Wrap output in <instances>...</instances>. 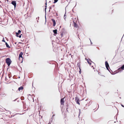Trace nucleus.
Here are the masks:
<instances>
[{
	"instance_id": "1",
	"label": "nucleus",
	"mask_w": 124,
	"mask_h": 124,
	"mask_svg": "<svg viewBox=\"0 0 124 124\" xmlns=\"http://www.w3.org/2000/svg\"><path fill=\"white\" fill-rule=\"evenodd\" d=\"M105 65L107 69L111 73V71L109 70V64L107 61H105Z\"/></svg>"
},
{
	"instance_id": "2",
	"label": "nucleus",
	"mask_w": 124,
	"mask_h": 124,
	"mask_svg": "<svg viewBox=\"0 0 124 124\" xmlns=\"http://www.w3.org/2000/svg\"><path fill=\"white\" fill-rule=\"evenodd\" d=\"M124 70V64L118 69V70L119 71H121Z\"/></svg>"
},
{
	"instance_id": "3",
	"label": "nucleus",
	"mask_w": 124,
	"mask_h": 124,
	"mask_svg": "<svg viewBox=\"0 0 124 124\" xmlns=\"http://www.w3.org/2000/svg\"><path fill=\"white\" fill-rule=\"evenodd\" d=\"M23 54V53L22 52H21L19 54V60H20V58H21L22 60L23 59V58L22 56V55Z\"/></svg>"
},
{
	"instance_id": "4",
	"label": "nucleus",
	"mask_w": 124,
	"mask_h": 124,
	"mask_svg": "<svg viewBox=\"0 0 124 124\" xmlns=\"http://www.w3.org/2000/svg\"><path fill=\"white\" fill-rule=\"evenodd\" d=\"M11 4L14 6V7L15 8L16 6V2L15 1H12L11 2Z\"/></svg>"
},
{
	"instance_id": "5",
	"label": "nucleus",
	"mask_w": 124,
	"mask_h": 124,
	"mask_svg": "<svg viewBox=\"0 0 124 124\" xmlns=\"http://www.w3.org/2000/svg\"><path fill=\"white\" fill-rule=\"evenodd\" d=\"M51 20H52L53 23V26H55L56 24V22L55 20L53 19H51Z\"/></svg>"
},
{
	"instance_id": "6",
	"label": "nucleus",
	"mask_w": 124,
	"mask_h": 124,
	"mask_svg": "<svg viewBox=\"0 0 124 124\" xmlns=\"http://www.w3.org/2000/svg\"><path fill=\"white\" fill-rule=\"evenodd\" d=\"M21 32V31L20 30H19L18 31V32H16V36H18V35Z\"/></svg>"
},
{
	"instance_id": "7",
	"label": "nucleus",
	"mask_w": 124,
	"mask_h": 124,
	"mask_svg": "<svg viewBox=\"0 0 124 124\" xmlns=\"http://www.w3.org/2000/svg\"><path fill=\"white\" fill-rule=\"evenodd\" d=\"M64 98H62L61 99L60 102L61 104L62 105L64 103Z\"/></svg>"
},
{
	"instance_id": "8",
	"label": "nucleus",
	"mask_w": 124,
	"mask_h": 124,
	"mask_svg": "<svg viewBox=\"0 0 124 124\" xmlns=\"http://www.w3.org/2000/svg\"><path fill=\"white\" fill-rule=\"evenodd\" d=\"M12 61L10 58H8V67H9L12 62Z\"/></svg>"
},
{
	"instance_id": "9",
	"label": "nucleus",
	"mask_w": 124,
	"mask_h": 124,
	"mask_svg": "<svg viewBox=\"0 0 124 124\" xmlns=\"http://www.w3.org/2000/svg\"><path fill=\"white\" fill-rule=\"evenodd\" d=\"M53 31L54 33V35L55 36L57 34V29H55Z\"/></svg>"
},
{
	"instance_id": "10",
	"label": "nucleus",
	"mask_w": 124,
	"mask_h": 124,
	"mask_svg": "<svg viewBox=\"0 0 124 124\" xmlns=\"http://www.w3.org/2000/svg\"><path fill=\"white\" fill-rule=\"evenodd\" d=\"M73 23H74V27L77 28L78 27V26L76 23H75L74 21H73Z\"/></svg>"
},
{
	"instance_id": "11",
	"label": "nucleus",
	"mask_w": 124,
	"mask_h": 124,
	"mask_svg": "<svg viewBox=\"0 0 124 124\" xmlns=\"http://www.w3.org/2000/svg\"><path fill=\"white\" fill-rule=\"evenodd\" d=\"M23 86H21L20 87L18 88V90L19 91H22L23 89Z\"/></svg>"
},
{
	"instance_id": "12",
	"label": "nucleus",
	"mask_w": 124,
	"mask_h": 124,
	"mask_svg": "<svg viewBox=\"0 0 124 124\" xmlns=\"http://www.w3.org/2000/svg\"><path fill=\"white\" fill-rule=\"evenodd\" d=\"M75 101L76 102L79 101V99L77 96L75 98Z\"/></svg>"
},
{
	"instance_id": "13",
	"label": "nucleus",
	"mask_w": 124,
	"mask_h": 124,
	"mask_svg": "<svg viewBox=\"0 0 124 124\" xmlns=\"http://www.w3.org/2000/svg\"><path fill=\"white\" fill-rule=\"evenodd\" d=\"M85 60H86V61H87V62H88V63L89 64H90V65H91V63L90 62H89V60L88 59H86V58H85Z\"/></svg>"
},
{
	"instance_id": "14",
	"label": "nucleus",
	"mask_w": 124,
	"mask_h": 124,
	"mask_svg": "<svg viewBox=\"0 0 124 124\" xmlns=\"http://www.w3.org/2000/svg\"><path fill=\"white\" fill-rule=\"evenodd\" d=\"M77 66L78 67L79 69L81 68L80 66V63L78 62L77 63Z\"/></svg>"
},
{
	"instance_id": "15",
	"label": "nucleus",
	"mask_w": 124,
	"mask_h": 124,
	"mask_svg": "<svg viewBox=\"0 0 124 124\" xmlns=\"http://www.w3.org/2000/svg\"><path fill=\"white\" fill-rule=\"evenodd\" d=\"M66 18V12H65V14L64 15V19L65 20V19Z\"/></svg>"
},
{
	"instance_id": "16",
	"label": "nucleus",
	"mask_w": 124,
	"mask_h": 124,
	"mask_svg": "<svg viewBox=\"0 0 124 124\" xmlns=\"http://www.w3.org/2000/svg\"><path fill=\"white\" fill-rule=\"evenodd\" d=\"M46 7H47V6H45V15H46Z\"/></svg>"
},
{
	"instance_id": "17",
	"label": "nucleus",
	"mask_w": 124,
	"mask_h": 124,
	"mask_svg": "<svg viewBox=\"0 0 124 124\" xmlns=\"http://www.w3.org/2000/svg\"><path fill=\"white\" fill-rule=\"evenodd\" d=\"M71 56V57L72 58L73 57H72V56L73 55H71V54H69V55H66V56H67L68 57V56Z\"/></svg>"
},
{
	"instance_id": "18",
	"label": "nucleus",
	"mask_w": 124,
	"mask_h": 124,
	"mask_svg": "<svg viewBox=\"0 0 124 124\" xmlns=\"http://www.w3.org/2000/svg\"><path fill=\"white\" fill-rule=\"evenodd\" d=\"M6 63L8 65V58H7L6 59Z\"/></svg>"
},
{
	"instance_id": "19",
	"label": "nucleus",
	"mask_w": 124,
	"mask_h": 124,
	"mask_svg": "<svg viewBox=\"0 0 124 124\" xmlns=\"http://www.w3.org/2000/svg\"><path fill=\"white\" fill-rule=\"evenodd\" d=\"M21 100H24V97L23 96H22L21 97Z\"/></svg>"
},
{
	"instance_id": "20",
	"label": "nucleus",
	"mask_w": 124,
	"mask_h": 124,
	"mask_svg": "<svg viewBox=\"0 0 124 124\" xmlns=\"http://www.w3.org/2000/svg\"><path fill=\"white\" fill-rule=\"evenodd\" d=\"M58 0H54V3H56L58 1Z\"/></svg>"
},
{
	"instance_id": "21",
	"label": "nucleus",
	"mask_w": 124,
	"mask_h": 124,
	"mask_svg": "<svg viewBox=\"0 0 124 124\" xmlns=\"http://www.w3.org/2000/svg\"><path fill=\"white\" fill-rule=\"evenodd\" d=\"M22 34L20 35H18V36H16L17 37H19V38H21L22 37Z\"/></svg>"
},
{
	"instance_id": "22",
	"label": "nucleus",
	"mask_w": 124,
	"mask_h": 124,
	"mask_svg": "<svg viewBox=\"0 0 124 124\" xmlns=\"http://www.w3.org/2000/svg\"><path fill=\"white\" fill-rule=\"evenodd\" d=\"M5 44L6 45V47H8V43L6 42H5Z\"/></svg>"
},
{
	"instance_id": "23",
	"label": "nucleus",
	"mask_w": 124,
	"mask_h": 124,
	"mask_svg": "<svg viewBox=\"0 0 124 124\" xmlns=\"http://www.w3.org/2000/svg\"><path fill=\"white\" fill-rule=\"evenodd\" d=\"M2 42H5V40H4V38H3V39L2 40Z\"/></svg>"
},
{
	"instance_id": "24",
	"label": "nucleus",
	"mask_w": 124,
	"mask_h": 124,
	"mask_svg": "<svg viewBox=\"0 0 124 124\" xmlns=\"http://www.w3.org/2000/svg\"><path fill=\"white\" fill-rule=\"evenodd\" d=\"M76 102V103L77 104H79V105H80V103L79 102V101H77V102Z\"/></svg>"
},
{
	"instance_id": "25",
	"label": "nucleus",
	"mask_w": 124,
	"mask_h": 124,
	"mask_svg": "<svg viewBox=\"0 0 124 124\" xmlns=\"http://www.w3.org/2000/svg\"><path fill=\"white\" fill-rule=\"evenodd\" d=\"M79 69V73L80 74H81V68Z\"/></svg>"
},
{
	"instance_id": "26",
	"label": "nucleus",
	"mask_w": 124,
	"mask_h": 124,
	"mask_svg": "<svg viewBox=\"0 0 124 124\" xmlns=\"http://www.w3.org/2000/svg\"><path fill=\"white\" fill-rule=\"evenodd\" d=\"M45 24L46 23V15H45Z\"/></svg>"
},
{
	"instance_id": "27",
	"label": "nucleus",
	"mask_w": 124,
	"mask_h": 124,
	"mask_svg": "<svg viewBox=\"0 0 124 124\" xmlns=\"http://www.w3.org/2000/svg\"><path fill=\"white\" fill-rule=\"evenodd\" d=\"M79 115L81 113L80 109H79Z\"/></svg>"
},
{
	"instance_id": "28",
	"label": "nucleus",
	"mask_w": 124,
	"mask_h": 124,
	"mask_svg": "<svg viewBox=\"0 0 124 124\" xmlns=\"http://www.w3.org/2000/svg\"><path fill=\"white\" fill-rule=\"evenodd\" d=\"M89 61L91 62H92L93 63H94L91 60V59H89Z\"/></svg>"
},
{
	"instance_id": "29",
	"label": "nucleus",
	"mask_w": 124,
	"mask_h": 124,
	"mask_svg": "<svg viewBox=\"0 0 124 124\" xmlns=\"http://www.w3.org/2000/svg\"><path fill=\"white\" fill-rule=\"evenodd\" d=\"M51 9V7H49V12H50V9Z\"/></svg>"
},
{
	"instance_id": "30",
	"label": "nucleus",
	"mask_w": 124,
	"mask_h": 124,
	"mask_svg": "<svg viewBox=\"0 0 124 124\" xmlns=\"http://www.w3.org/2000/svg\"><path fill=\"white\" fill-rule=\"evenodd\" d=\"M121 105L122 107L124 108V105H122V104H121Z\"/></svg>"
},
{
	"instance_id": "31",
	"label": "nucleus",
	"mask_w": 124,
	"mask_h": 124,
	"mask_svg": "<svg viewBox=\"0 0 124 124\" xmlns=\"http://www.w3.org/2000/svg\"><path fill=\"white\" fill-rule=\"evenodd\" d=\"M54 116H55V115H53L52 116V118H51V119H52V118Z\"/></svg>"
},
{
	"instance_id": "32",
	"label": "nucleus",
	"mask_w": 124,
	"mask_h": 124,
	"mask_svg": "<svg viewBox=\"0 0 124 124\" xmlns=\"http://www.w3.org/2000/svg\"><path fill=\"white\" fill-rule=\"evenodd\" d=\"M46 2L45 3V6H46V5H47V2H46Z\"/></svg>"
},
{
	"instance_id": "33",
	"label": "nucleus",
	"mask_w": 124,
	"mask_h": 124,
	"mask_svg": "<svg viewBox=\"0 0 124 124\" xmlns=\"http://www.w3.org/2000/svg\"><path fill=\"white\" fill-rule=\"evenodd\" d=\"M6 12H5L4 13V16H6Z\"/></svg>"
},
{
	"instance_id": "34",
	"label": "nucleus",
	"mask_w": 124,
	"mask_h": 124,
	"mask_svg": "<svg viewBox=\"0 0 124 124\" xmlns=\"http://www.w3.org/2000/svg\"><path fill=\"white\" fill-rule=\"evenodd\" d=\"M60 35H61V37H62V35H63L62 33H61Z\"/></svg>"
},
{
	"instance_id": "35",
	"label": "nucleus",
	"mask_w": 124,
	"mask_h": 124,
	"mask_svg": "<svg viewBox=\"0 0 124 124\" xmlns=\"http://www.w3.org/2000/svg\"><path fill=\"white\" fill-rule=\"evenodd\" d=\"M17 114H20V115H21L22 114H18V113H17V114H16L15 115H14V116H15V115H16Z\"/></svg>"
},
{
	"instance_id": "36",
	"label": "nucleus",
	"mask_w": 124,
	"mask_h": 124,
	"mask_svg": "<svg viewBox=\"0 0 124 124\" xmlns=\"http://www.w3.org/2000/svg\"><path fill=\"white\" fill-rule=\"evenodd\" d=\"M25 105V103H24V104H23V106L24 107Z\"/></svg>"
},
{
	"instance_id": "37",
	"label": "nucleus",
	"mask_w": 124,
	"mask_h": 124,
	"mask_svg": "<svg viewBox=\"0 0 124 124\" xmlns=\"http://www.w3.org/2000/svg\"><path fill=\"white\" fill-rule=\"evenodd\" d=\"M51 7V8H52V7H53V8H54V5H52Z\"/></svg>"
},
{
	"instance_id": "38",
	"label": "nucleus",
	"mask_w": 124,
	"mask_h": 124,
	"mask_svg": "<svg viewBox=\"0 0 124 124\" xmlns=\"http://www.w3.org/2000/svg\"><path fill=\"white\" fill-rule=\"evenodd\" d=\"M7 80V77H5V81H6Z\"/></svg>"
},
{
	"instance_id": "39",
	"label": "nucleus",
	"mask_w": 124,
	"mask_h": 124,
	"mask_svg": "<svg viewBox=\"0 0 124 124\" xmlns=\"http://www.w3.org/2000/svg\"><path fill=\"white\" fill-rule=\"evenodd\" d=\"M17 99V98L15 99L13 101H16V100Z\"/></svg>"
},
{
	"instance_id": "40",
	"label": "nucleus",
	"mask_w": 124,
	"mask_h": 124,
	"mask_svg": "<svg viewBox=\"0 0 124 124\" xmlns=\"http://www.w3.org/2000/svg\"><path fill=\"white\" fill-rule=\"evenodd\" d=\"M90 39V42H91V44H92V42L91 41V40H90V39Z\"/></svg>"
},
{
	"instance_id": "41",
	"label": "nucleus",
	"mask_w": 124,
	"mask_h": 124,
	"mask_svg": "<svg viewBox=\"0 0 124 124\" xmlns=\"http://www.w3.org/2000/svg\"><path fill=\"white\" fill-rule=\"evenodd\" d=\"M53 119V118H52V119H51V120H50V121H52V120Z\"/></svg>"
},
{
	"instance_id": "42",
	"label": "nucleus",
	"mask_w": 124,
	"mask_h": 124,
	"mask_svg": "<svg viewBox=\"0 0 124 124\" xmlns=\"http://www.w3.org/2000/svg\"><path fill=\"white\" fill-rule=\"evenodd\" d=\"M22 102L23 103V104H24V103H24V102L23 101H22Z\"/></svg>"
},
{
	"instance_id": "43",
	"label": "nucleus",
	"mask_w": 124,
	"mask_h": 124,
	"mask_svg": "<svg viewBox=\"0 0 124 124\" xmlns=\"http://www.w3.org/2000/svg\"><path fill=\"white\" fill-rule=\"evenodd\" d=\"M5 10L6 11V14L7 15L8 14V12L7 11V10H6V9H5Z\"/></svg>"
},
{
	"instance_id": "44",
	"label": "nucleus",
	"mask_w": 124,
	"mask_h": 124,
	"mask_svg": "<svg viewBox=\"0 0 124 124\" xmlns=\"http://www.w3.org/2000/svg\"><path fill=\"white\" fill-rule=\"evenodd\" d=\"M8 77H9V78H10V77L9 76V74H8Z\"/></svg>"
},
{
	"instance_id": "45",
	"label": "nucleus",
	"mask_w": 124,
	"mask_h": 124,
	"mask_svg": "<svg viewBox=\"0 0 124 124\" xmlns=\"http://www.w3.org/2000/svg\"><path fill=\"white\" fill-rule=\"evenodd\" d=\"M6 1L7 2H8V0H5V2H6Z\"/></svg>"
},
{
	"instance_id": "46",
	"label": "nucleus",
	"mask_w": 124,
	"mask_h": 124,
	"mask_svg": "<svg viewBox=\"0 0 124 124\" xmlns=\"http://www.w3.org/2000/svg\"><path fill=\"white\" fill-rule=\"evenodd\" d=\"M10 48V47L8 45V48Z\"/></svg>"
},
{
	"instance_id": "47",
	"label": "nucleus",
	"mask_w": 124,
	"mask_h": 124,
	"mask_svg": "<svg viewBox=\"0 0 124 124\" xmlns=\"http://www.w3.org/2000/svg\"><path fill=\"white\" fill-rule=\"evenodd\" d=\"M18 43L22 44V42H19Z\"/></svg>"
},
{
	"instance_id": "48",
	"label": "nucleus",
	"mask_w": 124,
	"mask_h": 124,
	"mask_svg": "<svg viewBox=\"0 0 124 124\" xmlns=\"http://www.w3.org/2000/svg\"><path fill=\"white\" fill-rule=\"evenodd\" d=\"M38 20H39V17H38Z\"/></svg>"
},
{
	"instance_id": "49",
	"label": "nucleus",
	"mask_w": 124,
	"mask_h": 124,
	"mask_svg": "<svg viewBox=\"0 0 124 124\" xmlns=\"http://www.w3.org/2000/svg\"><path fill=\"white\" fill-rule=\"evenodd\" d=\"M16 43H17V42H15V44H16Z\"/></svg>"
},
{
	"instance_id": "50",
	"label": "nucleus",
	"mask_w": 124,
	"mask_h": 124,
	"mask_svg": "<svg viewBox=\"0 0 124 124\" xmlns=\"http://www.w3.org/2000/svg\"><path fill=\"white\" fill-rule=\"evenodd\" d=\"M7 71H8V67H7Z\"/></svg>"
},
{
	"instance_id": "51",
	"label": "nucleus",
	"mask_w": 124,
	"mask_h": 124,
	"mask_svg": "<svg viewBox=\"0 0 124 124\" xmlns=\"http://www.w3.org/2000/svg\"><path fill=\"white\" fill-rule=\"evenodd\" d=\"M5 56H6V57H7V56H6V55H5L3 56L4 57Z\"/></svg>"
},
{
	"instance_id": "52",
	"label": "nucleus",
	"mask_w": 124,
	"mask_h": 124,
	"mask_svg": "<svg viewBox=\"0 0 124 124\" xmlns=\"http://www.w3.org/2000/svg\"><path fill=\"white\" fill-rule=\"evenodd\" d=\"M56 16H58V14H57V13H56Z\"/></svg>"
},
{
	"instance_id": "53",
	"label": "nucleus",
	"mask_w": 124,
	"mask_h": 124,
	"mask_svg": "<svg viewBox=\"0 0 124 124\" xmlns=\"http://www.w3.org/2000/svg\"><path fill=\"white\" fill-rule=\"evenodd\" d=\"M97 105H98V108H99V104H97Z\"/></svg>"
},
{
	"instance_id": "54",
	"label": "nucleus",
	"mask_w": 124,
	"mask_h": 124,
	"mask_svg": "<svg viewBox=\"0 0 124 124\" xmlns=\"http://www.w3.org/2000/svg\"><path fill=\"white\" fill-rule=\"evenodd\" d=\"M37 23H38L39 22L38 20H37Z\"/></svg>"
},
{
	"instance_id": "55",
	"label": "nucleus",
	"mask_w": 124,
	"mask_h": 124,
	"mask_svg": "<svg viewBox=\"0 0 124 124\" xmlns=\"http://www.w3.org/2000/svg\"><path fill=\"white\" fill-rule=\"evenodd\" d=\"M76 4H76V5L74 7H75L76 5Z\"/></svg>"
},
{
	"instance_id": "56",
	"label": "nucleus",
	"mask_w": 124,
	"mask_h": 124,
	"mask_svg": "<svg viewBox=\"0 0 124 124\" xmlns=\"http://www.w3.org/2000/svg\"><path fill=\"white\" fill-rule=\"evenodd\" d=\"M19 102V100H18L17 101V102Z\"/></svg>"
},
{
	"instance_id": "57",
	"label": "nucleus",
	"mask_w": 124,
	"mask_h": 124,
	"mask_svg": "<svg viewBox=\"0 0 124 124\" xmlns=\"http://www.w3.org/2000/svg\"><path fill=\"white\" fill-rule=\"evenodd\" d=\"M8 112H10V113L11 112H10V111L8 110Z\"/></svg>"
},
{
	"instance_id": "58",
	"label": "nucleus",
	"mask_w": 124,
	"mask_h": 124,
	"mask_svg": "<svg viewBox=\"0 0 124 124\" xmlns=\"http://www.w3.org/2000/svg\"><path fill=\"white\" fill-rule=\"evenodd\" d=\"M52 114H54V112H52Z\"/></svg>"
},
{
	"instance_id": "59",
	"label": "nucleus",
	"mask_w": 124,
	"mask_h": 124,
	"mask_svg": "<svg viewBox=\"0 0 124 124\" xmlns=\"http://www.w3.org/2000/svg\"><path fill=\"white\" fill-rule=\"evenodd\" d=\"M5 83H6V84H8V83H6V82H5Z\"/></svg>"
},
{
	"instance_id": "60",
	"label": "nucleus",
	"mask_w": 124,
	"mask_h": 124,
	"mask_svg": "<svg viewBox=\"0 0 124 124\" xmlns=\"http://www.w3.org/2000/svg\"><path fill=\"white\" fill-rule=\"evenodd\" d=\"M18 78H20V77H18Z\"/></svg>"
},
{
	"instance_id": "61",
	"label": "nucleus",
	"mask_w": 124,
	"mask_h": 124,
	"mask_svg": "<svg viewBox=\"0 0 124 124\" xmlns=\"http://www.w3.org/2000/svg\"><path fill=\"white\" fill-rule=\"evenodd\" d=\"M64 30V29H62V30Z\"/></svg>"
},
{
	"instance_id": "62",
	"label": "nucleus",
	"mask_w": 124,
	"mask_h": 124,
	"mask_svg": "<svg viewBox=\"0 0 124 124\" xmlns=\"http://www.w3.org/2000/svg\"><path fill=\"white\" fill-rule=\"evenodd\" d=\"M72 11H73V9H72Z\"/></svg>"
},
{
	"instance_id": "63",
	"label": "nucleus",
	"mask_w": 124,
	"mask_h": 124,
	"mask_svg": "<svg viewBox=\"0 0 124 124\" xmlns=\"http://www.w3.org/2000/svg\"><path fill=\"white\" fill-rule=\"evenodd\" d=\"M60 28L61 27V26H60Z\"/></svg>"
},
{
	"instance_id": "64",
	"label": "nucleus",
	"mask_w": 124,
	"mask_h": 124,
	"mask_svg": "<svg viewBox=\"0 0 124 124\" xmlns=\"http://www.w3.org/2000/svg\"><path fill=\"white\" fill-rule=\"evenodd\" d=\"M8 22V19H7V22Z\"/></svg>"
}]
</instances>
